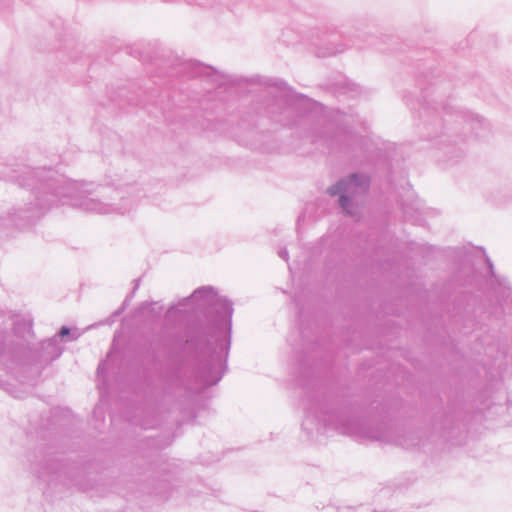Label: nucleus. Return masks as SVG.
I'll return each mask as SVG.
<instances>
[{
  "mask_svg": "<svg viewBox=\"0 0 512 512\" xmlns=\"http://www.w3.org/2000/svg\"><path fill=\"white\" fill-rule=\"evenodd\" d=\"M367 187L366 179H359L356 176H351L348 181L340 182L335 188H332L331 194L336 195L340 191H344L349 194H354L360 191H364Z\"/></svg>",
  "mask_w": 512,
  "mask_h": 512,
  "instance_id": "obj_1",
  "label": "nucleus"
},
{
  "mask_svg": "<svg viewBox=\"0 0 512 512\" xmlns=\"http://www.w3.org/2000/svg\"><path fill=\"white\" fill-rule=\"evenodd\" d=\"M346 202H347V199H346L344 196H342V197L340 198V203H341V206H342L345 210H346Z\"/></svg>",
  "mask_w": 512,
  "mask_h": 512,
  "instance_id": "obj_2",
  "label": "nucleus"
},
{
  "mask_svg": "<svg viewBox=\"0 0 512 512\" xmlns=\"http://www.w3.org/2000/svg\"><path fill=\"white\" fill-rule=\"evenodd\" d=\"M59 334H60V335H64V328H62V329L59 331Z\"/></svg>",
  "mask_w": 512,
  "mask_h": 512,
  "instance_id": "obj_3",
  "label": "nucleus"
}]
</instances>
